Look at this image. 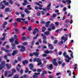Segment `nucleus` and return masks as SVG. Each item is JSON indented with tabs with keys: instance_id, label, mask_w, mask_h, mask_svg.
I'll return each instance as SVG.
<instances>
[{
	"instance_id": "obj_1",
	"label": "nucleus",
	"mask_w": 78,
	"mask_h": 78,
	"mask_svg": "<svg viewBox=\"0 0 78 78\" xmlns=\"http://www.w3.org/2000/svg\"><path fill=\"white\" fill-rule=\"evenodd\" d=\"M27 8H26L24 10V12H26V14H29L30 13L31 11L28 10H31V5H29L27 6Z\"/></svg>"
},
{
	"instance_id": "obj_2",
	"label": "nucleus",
	"mask_w": 78,
	"mask_h": 78,
	"mask_svg": "<svg viewBox=\"0 0 78 78\" xmlns=\"http://www.w3.org/2000/svg\"><path fill=\"white\" fill-rule=\"evenodd\" d=\"M5 62L3 61L0 64V70H2V69L5 68Z\"/></svg>"
},
{
	"instance_id": "obj_3",
	"label": "nucleus",
	"mask_w": 78,
	"mask_h": 78,
	"mask_svg": "<svg viewBox=\"0 0 78 78\" xmlns=\"http://www.w3.org/2000/svg\"><path fill=\"white\" fill-rule=\"evenodd\" d=\"M46 67L49 70H51L53 69V65L52 64L47 65L46 66Z\"/></svg>"
},
{
	"instance_id": "obj_4",
	"label": "nucleus",
	"mask_w": 78,
	"mask_h": 78,
	"mask_svg": "<svg viewBox=\"0 0 78 78\" xmlns=\"http://www.w3.org/2000/svg\"><path fill=\"white\" fill-rule=\"evenodd\" d=\"M29 67H30V70H32L33 72H36V69H33V68L34 67V66L32 63H30L29 65Z\"/></svg>"
},
{
	"instance_id": "obj_5",
	"label": "nucleus",
	"mask_w": 78,
	"mask_h": 78,
	"mask_svg": "<svg viewBox=\"0 0 78 78\" xmlns=\"http://www.w3.org/2000/svg\"><path fill=\"white\" fill-rule=\"evenodd\" d=\"M39 50L38 49H36V52H34V55L35 56H38V55H39Z\"/></svg>"
},
{
	"instance_id": "obj_6",
	"label": "nucleus",
	"mask_w": 78,
	"mask_h": 78,
	"mask_svg": "<svg viewBox=\"0 0 78 78\" xmlns=\"http://www.w3.org/2000/svg\"><path fill=\"white\" fill-rule=\"evenodd\" d=\"M47 72L45 70H44L42 72V73H41V76H42L41 78H45V75L44 74H47Z\"/></svg>"
},
{
	"instance_id": "obj_7",
	"label": "nucleus",
	"mask_w": 78,
	"mask_h": 78,
	"mask_svg": "<svg viewBox=\"0 0 78 78\" xmlns=\"http://www.w3.org/2000/svg\"><path fill=\"white\" fill-rule=\"evenodd\" d=\"M40 73H34V75H33L32 77H33V78H38L37 75H40Z\"/></svg>"
},
{
	"instance_id": "obj_8",
	"label": "nucleus",
	"mask_w": 78,
	"mask_h": 78,
	"mask_svg": "<svg viewBox=\"0 0 78 78\" xmlns=\"http://www.w3.org/2000/svg\"><path fill=\"white\" fill-rule=\"evenodd\" d=\"M39 30L37 28H35L34 29V31L33 32V34L34 35H35L36 34V33H39Z\"/></svg>"
},
{
	"instance_id": "obj_9",
	"label": "nucleus",
	"mask_w": 78,
	"mask_h": 78,
	"mask_svg": "<svg viewBox=\"0 0 78 78\" xmlns=\"http://www.w3.org/2000/svg\"><path fill=\"white\" fill-rule=\"evenodd\" d=\"M56 59H53L52 61L53 65L55 66H57L58 65V62H56Z\"/></svg>"
},
{
	"instance_id": "obj_10",
	"label": "nucleus",
	"mask_w": 78,
	"mask_h": 78,
	"mask_svg": "<svg viewBox=\"0 0 78 78\" xmlns=\"http://www.w3.org/2000/svg\"><path fill=\"white\" fill-rule=\"evenodd\" d=\"M5 12H11V10H10L9 8L8 7L5 9Z\"/></svg>"
},
{
	"instance_id": "obj_11",
	"label": "nucleus",
	"mask_w": 78,
	"mask_h": 78,
	"mask_svg": "<svg viewBox=\"0 0 78 78\" xmlns=\"http://www.w3.org/2000/svg\"><path fill=\"white\" fill-rule=\"evenodd\" d=\"M21 48L20 49V51L22 52H23L25 51V48L23 46H21Z\"/></svg>"
},
{
	"instance_id": "obj_12",
	"label": "nucleus",
	"mask_w": 78,
	"mask_h": 78,
	"mask_svg": "<svg viewBox=\"0 0 78 78\" xmlns=\"http://www.w3.org/2000/svg\"><path fill=\"white\" fill-rule=\"evenodd\" d=\"M62 40H63L64 41L63 42L64 43V42H65L66 41H67V37H65V36H63L62 37Z\"/></svg>"
},
{
	"instance_id": "obj_13",
	"label": "nucleus",
	"mask_w": 78,
	"mask_h": 78,
	"mask_svg": "<svg viewBox=\"0 0 78 78\" xmlns=\"http://www.w3.org/2000/svg\"><path fill=\"white\" fill-rule=\"evenodd\" d=\"M50 6H51V4H49L47 6V8H46V10H47V11L50 10L51 9V8L50 7Z\"/></svg>"
},
{
	"instance_id": "obj_14",
	"label": "nucleus",
	"mask_w": 78,
	"mask_h": 78,
	"mask_svg": "<svg viewBox=\"0 0 78 78\" xmlns=\"http://www.w3.org/2000/svg\"><path fill=\"white\" fill-rule=\"evenodd\" d=\"M18 52L17 50H14L13 51V52L12 53V56H14L15 55H16V53Z\"/></svg>"
},
{
	"instance_id": "obj_15",
	"label": "nucleus",
	"mask_w": 78,
	"mask_h": 78,
	"mask_svg": "<svg viewBox=\"0 0 78 78\" xmlns=\"http://www.w3.org/2000/svg\"><path fill=\"white\" fill-rule=\"evenodd\" d=\"M24 2L23 3V6H25V5H27V3H28V1H27V0H24Z\"/></svg>"
},
{
	"instance_id": "obj_16",
	"label": "nucleus",
	"mask_w": 78,
	"mask_h": 78,
	"mask_svg": "<svg viewBox=\"0 0 78 78\" xmlns=\"http://www.w3.org/2000/svg\"><path fill=\"white\" fill-rule=\"evenodd\" d=\"M22 63L23 65H25V64H28V62L27 60H24L23 61Z\"/></svg>"
},
{
	"instance_id": "obj_17",
	"label": "nucleus",
	"mask_w": 78,
	"mask_h": 78,
	"mask_svg": "<svg viewBox=\"0 0 78 78\" xmlns=\"http://www.w3.org/2000/svg\"><path fill=\"white\" fill-rule=\"evenodd\" d=\"M6 67L7 68V69H10V68H11V66H9V64L8 63L6 64L5 65Z\"/></svg>"
},
{
	"instance_id": "obj_18",
	"label": "nucleus",
	"mask_w": 78,
	"mask_h": 78,
	"mask_svg": "<svg viewBox=\"0 0 78 78\" xmlns=\"http://www.w3.org/2000/svg\"><path fill=\"white\" fill-rule=\"evenodd\" d=\"M12 74L13 75L14 73H15L16 72V70L14 68H13L12 69Z\"/></svg>"
},
{
	"instance_id": "obj_19",
	"label": "nucleus",
	"mask_w": 78,
	"mask_h": 78,
	"mask_svg": "<svg viewBox=\"0 0 78 78\" xmlns=\"http://www.w3.org/2000/svg\"><path fill=\"white\" fill-rule=\"evenodd\" d=\"M46 28H45V27H42V29L41 30V31L43 33H44L45 31V30H46Z\"/></svg>"
},
{
	"instance_id": "obj_20",
	"label": "nucleus",
	"mask_w": 78,
	"mask_h": 78,
	"mask_svg": "<svg viewBox=\"0 0 78 78\" xmlns=\"http://www.w3.org/2000/svg\"><path fill=\"white\" fill-rule=\"evenodd\" d=\"M34 41L33 40L32 42H31V45L30 46V48H33V46L34 45Z\"/></svg>"
},
{
	"instance_id": "obj_21",
	"label": "nucleus",
	"mask_w": 78,
	"mask_h": 78,
	"mask_svg": "<svg viewBox=\"0 0 78 78\" xmlns=\"http://www.w3.org/2000/svg\"><path fill=\"white\" fill-rule=\"evenodd\" d=\"M50 32L48 31H46L44 32V34L46 36H48L50 34Z\"/></svg>"
},
{
	"instance_id": "obj_22",
	"label": "nucleus",
	"mask_w": 78,
	"mask_h": 78,
	"mask_svg": "<svg viewBox=\"0 0 78 78\" xmlns=\"http://www.w3.org/2000/svg\"><path fill=\"white\" fill-rule=\"evenodd\" d=\"M50 23V21L47 22L46 24L45 27H48V26H49V23Z\"/></svg>"
},
{
	"instance_id": "obj_23",
	"label": "nucleus",
	"mask_w": 78,
	"mask_h": 78,
	"mask_svg": "<svg viewBox=\"0 0 78 78\" xmlns=\"http://www.w3.org/2000/svg\"><path fill=\"white\" fill-rule=\"evenodd\" d=\"M9 41H10V42H13L14 41V38L13 37H12L10 39H9Z\"/></svg>"
},
{
	"instance_id": "obj_24",
	"label": "nucleus",
	"mask_w": 78,
	"mask_h": 78,
	"mask_svg": "<svg viewBox=\"0 0 78 78\" xmlns=\"http://www.w3.org/2000/svg\"><path fill=\"white\" fill-rule=\"evenodd\" d=\"M39 37V33H37L36 36L34 37L33 39H37V37Z\"/></svg>"
},
{
	"instance_id": "obj_25",
	"label": "nucleus",
	"mask_w": 78,
	"mask_h": 78,
	"mask_svg": "<svg viewBox=\"0 0 78 78\" xmlns=\"http://www.w3.org/2000/svg\"><path fill=\"white\" fill-rule=\"evenodd\" d=\"M16 21L18 22H19V23H20V22H21V20L20 18H17L16 19Z\"/></svg>"
},
{
	"instance_id": "obj_26",
	"label": "nucleus",
	"mask_w": 78,
	"mask_h": 78,
	"mask_svg": "<svg viewBox=\"0 0 78 78\" xmlns=\"http://www.w3.org/2000/svg\"><path fill=\"white\" fill-rule=\"evenodd\" d=\"M67 73H69V76H71V74H72V72L70 71V70H68L67 71Z\"/></svg>"
},
{
	"instance_id": "obj_27",
	"label": "nucleus",
	"mask_w": 78,
	"mask_h": 78,
	"mask_svg": "<svg viewBox=\"0 0 78 78\" xmlns=\"http://www.w3.org/2000/svg\"><path fill=\"white\" fill-rule=\"evenodd\" d=\"M41 12L40 11H38L37 13V16H41Z\"/></svg>"
},
{
	"instance_id": "obj_28",
	"label": "nucleus",
	"mask_w": 78,
	"mask_h": 78,
	"mask_svg": "<svg viewBox=\"0 0 78 78\" xmlns=\"http://www.w3.org/2000/svg\"><path fill=\"white\" fill-rule=\"evenodd\" d=\"M22 60V57L21 56H19L18 58V60L19 61H20Z\"/></svg>"
},
{
	"instance_id": "obj_29",
	"label": "nucleus",
	"mask_w": 78,
	"mask_h": 78,
	"mask_svg": "<svg viewBox=\"0 0 78 78\" xmlns=\"http://www.w3.org/2000/svg\"><path fill=\"white\" fill-rule=\"evenodd\" d=\"M31 30H32V28H31V27L29 26L28 28V30L29 31H31Z\"/></svg>"
},
{
	"instance_id": "obj_30",
	"label": "nucleus",
	"mask_w": 78,
	"mask_h": 78,
	"mask_svg": "<svg viewBox=\"0 0 78 78\" xmlns=\"http://www.w3.org/2000/svg\"><path fill=\"white\" fill-rule=\"evenodd\" d=\"M13 78H19V75L18 74L15 75Z\"/></svg>"
},
{
	"instance_id": "obj_31",
	"label": "nucleus",
	"mask_w": 78,
	"mask_h": 78,
	"mask_svg": "<svg viewBox=\"0 0 78 78\" xmlns=\"http://www.w3.org/2000/svg\"><path fill=\"white\" fill-rule=\"evenodd\" d=\"M8 75V72L7 71H5L4 73V76H7Z\"/></svg>"
},
{
	"instance_id": "obj_32",
	"label": "nucleus",
	"mask_w": 78,
	"mask_h": 78,
	"mask_svg": "<svg viewBox=\"0 0 78 78\" xmlns=\"http://www.w3.org/2000/svg\"><path fill=\"white\" fill-rule=\"evenodd\" d=\"M41 62V60L40 59H39V58H37V62Z\"/></svg>"
},
{
	"instance_id": "obj_33",
	"label": "nucleus",
	"mask_w": 78,
	"mask_h": 78,
	"mask_svg": "<svg viewBox=\"0 0 78 78\" xmlns=\"http://www.w3.org/2000/svg\"><path fill=\"white\" fill-rule=\"evenodd\" d=\"M67 2H68V3L70 4L72 2L70 0H66Z\"/></svg>"
},
{
	"instance_id": "obj_34",
	"label": "nucleus",
	"mask_w": 78,
	"mask_h": 78,
	"mask_svg": "<svg viewBox=\"0 0 78 78\" xmlns=\"http://www.w3.org/2000/svg\"><path fill=\"white\" fill-rule=\"evenodd\" d=\"M15 44H16V45H17V44H19V41H17V40H16L15 41Z\"/></svg>"
},
{
	"instance_id": "obj_35",
	"label": "nucleus",
	"mask_w": 78,
	"mask_h": 78,
	"mask_svg": "<svg viewBox=\"0 0 78 78\" xmlns=\"http://www.w3.org/2000/svg\"><path fill=\"white\" fill-rule=\"evenodd\" d=\"M48 48H50V47H52V44H50L48 43Z\"/></svg>"
},
{
	"instance_id": "obj_36",
	"label": "nucleus",
	"mask_w": 78,
	"mask_h": 78,
	"mask_svg": "<svg viewBox=\"0 0 78 78\" xmlns=\"http://www.w3.org/2000/svg\"><path fill=\"white\" fill-rule=\"evenodd\" d=\"M43 40H44V41H46V40H47V38H46L45 36H44L43 37Z\"/></svg>"
},
{
	"instance_id": "obj_37",
	"label": "nucleus",
	"mask_w": 78,
	"mask_h": 78,
	"mask_svg": "<svg viewBox=\"0 0 78 78\" xmlns=\"http://www.w3.org/2000/svg\"><path fill=\"white\" fill-rule=\"evenodd\" d=\"M5 52H6V53H9L10 51H9V50L5 49Z\"/></svg>"
},
{
	"instance_id": "obj_38",
	"label": "nucleus",
	"mask_w": 78,
	"mask_h": 78,
	"mask_svg": "<svg viewBox=\"0 0 78 78\" xmlns=\"http://www.w3.org/2000/svg\"><path fill=\"white\" fill-rule=\"evenodd\" d=\"M23 45H27V42H24L23 43Z\"/></svg>"
},
{
	"instance_id": "obj_39",
	"label": "nucleus",
	"mask_w": 78,
	"mask_h": 78,
	"mask_svg": "<svg viewBox=\"0 0 78 78\" xmlns=\"http://www.w3.org/2000/svg\"><path fill=\"white\" fill-rule=\"evenodd\" d=\"M43 44H46L47 43V41H46V40H43Z\"/></svg>"
},
{
	"instance_id": "obj_40",
	"label": "nucleus",
	"mask_w": 78,
	"mask_h": 78,
	"mask_svg": "<svg viewBox=\"0 0 78 78\" xmlns=\"http://www.w3.org/2000/svg\"><path fill=\"white\" fill-rule=\"evenodd\" d=\"M13 25L14 27H16V26H17V23H14Z\"/></svg>"
},
{
	"instance_id": "obj_41",
	"label": "nucleus",
	"mask_w": 78,
	"mask_h": 78,
	"mask_svg": "<svg viewBox=\"0 0 78 78\" xmlns=\"http://www.w3.org/2000/svg\"><path fill=\"white\" fill-rule=\"evenodd\" d=\"M9 3H10L11 5H12V4H13V2H12V0H9Z\"/></svg>"
},
{
	"instance_id": "obj_42",
	"label": "nucleus",
	"mask_w": 78,
	"mask_h": 78,
	"mask_svg": "<svg viewBox=\"0 0 78 78\" xmlns=\"http://www.w3.org/2000/svg\"><path fill=\"white\" fill-rule=\"evenodd\" d=\"M47 56V54H44L42 55V56L44 58V57H46Z\"/></svg>"
},
{
	"instance_id": "obj_43",
	"label": "nucleus",
	"mask_w": 78,
	"mask_h": 78,
	"mask_svg": "<svg viewBox=\"0 0 78 78\" xmlns=\"http://www.w3.org/2000/svg\"><path fill=\"white\" fill-rule=\"evenodd\" d=\"M16 69L18 72H19L20 71V68L19 67H16Z\"/></svg>"
},
{
	"instance_id": "obj_44",
	"label": "nucleus",
	"mask_w": 78,
	"mask_h": 78,
	"mask_svg": "<svg viewBox=\"0 0 78 78\" xmlns=\"http://www.w3.org/2000/svg\"><path fill=\"white\" fill-rule=\"evenodd\" d=\"M21 39L22 41H23V40H26V37H23Z\"/></svg>"
},
{
	"instance_id": "obj_45",
	"label": "nucleus",
	"mask_w": 78,
	"mask_h": 78,
	"mask_svg": "<svg viewBox=\"0 0 78 78\" xmlns=\"http://www.w3.org/2000/svg\"><path fill=\"white\" fill-rule=\"evenodd\" d=\"M63 56L65 57L67 55V52H64L63 54Z\"/></svg>"
},
{
	"instance_id": "obj_46",
	"label": "nucleus",
	"mask_w": 78,
	"mask_h": 78,
	"mask_svg": "<svg viewBox=\"0 0 78 78\" xmlns=\"http://www.w3.org/2000/svg\"><path fill=\"white\" fill-rule=\"evenodd\" d=\"M23 77H24V78H28V76L27 75L25 74L23 75Z\"/></svg>"
},
{
	"instance_id": "obj_47",
	"label": "nucleus",
	"mask_w": 78,
	"mask_h": 78,
	"mask_svg": "<svg viewBox=\"0 0 78 78\" xmlns=\"http://www.w3.org/2000/svg\"><path fill=\"white\" fill-rule=\"evenodd\" d=\"M58 41L57 40H55L54 41V44H57V43L58 42Z\"/></svg>"
},
{
	"instance_id": "obj_48",
	"label": "nucleus",
	"mask_w": 78,
	"mask_h": 78,
	"mask_svg": "<svg viewBox=\"0 0 78 78\" xmlns=\"http://www.w3.org/2000/svg\"><path fill=\"white\" fill-rule=\"evenodd\" d=\"M55 24L57 27H58V26H59V23L58 22H56L55 23Z\"/></svg>"
},
{
	"instance_id": "obj_49",
	"label": "nucleus",
	"mask_w": 78,
	"mask_h": 78,
	"mask_svg": "<svg viewBox=\"0 0 78 78\" xmlns=\"http://www.w3.org/2000/svg\"><path fill=\"white\" fill-rule=\"evenodd\" d=\"M14 37L15 38V39L16 40H17V39H18V38H17V35H16V34L14 35Z\"/></svg>"
},
{
	"instance_id": "obj_50",
	"label": "nucleus",
	"mask_w": 78,
	"mask_h": 78,
	"mask_svg": "<svg viewBox=\"0 0 78 78\" xmlns=\"http://www.w3.org/2000/svg\"><path fill=\"white\" fill-rule=\"evenodd\" d=\"M45 53H47V54H49V51H48V50H45Z\"/></svg>"
},
{
	"instance_id": "obj_51",
	"label": "nucleus",
	"mask_w": 78,
	"mask_h": 78,
	"mask_svg": "<svg viewBox=\"0 0 78 78\" xmlns=\"http://www.w3.org/2000/svg\"><path fill=\"white\" fill-rule=\"evenodd\" d=\"M30 56H34V53H30Z\"/></svg>"
},
{
	"instance_id": "obj_52",
	"label": "nucleus",
	"mask_w": 78,
	"mask_h": 78,
	"mask_svg": "<svg viewBox=\"0 0 78 78\" xmlns=\"http://www.w3.org/2000/svg\"><path fill=\"white\" fill-rule=\"evenodd\" d=\"M3 4L1 5V6H2V9H3L4 8H5V6H3Z\"/></svg>"
},
{
	"instance_id": "obj_53",
	"label": "nucleus",
	"mask_w": 78,
	"mask_h": 78,
	"mask_svg": "<svg viewBox=\"0 0 78 78\" xmlns=\"http://www.w3.org/2000/svg\"><path fill=\"white\" fill-rule=\"evenodd\" d=\"M37 72H41V69H37Z\"/></svg>"
},
{
	"instance_id": "obj_54",
	"label": "nucleus",
	"mask_w": 78,
	"mask_h": 78,
	"mask_svg": "<svg viewBox=\"0 0 78 78\" xmlns=\"http://www.w3.org/2000/svg\"><path fill=\"white\" fill-rule=\"evenodd\" d=\"M11 45L13 47V46H15V44H14V42H12L11 43Z\"/></svg>"
},
{
	"instance_id": "obj_55",
	"label": "nucleus",
	"mask_w": 78,
	"mask_h": 78,
	"mask_svg": "<svg viewBox=\"0 0 78 78\" xmlns=\"http://www.w3.org/2000/svg\"><path fill=\"white\" fill-rule=\"evenodd\" d=\"M5 48L4 47H2L1 48V50L2 51H5Z\"/></svg>"
},
{
	"instance_id": "obj_56",
	"label": "nucleus",
	"mask_w": 78,
	"mask_h": 78,
	"mask_svg": "<svg viewBox=\"0 0 78 78\" xmlns=\"http://www.w3.org/2000/svg\"><path fill=\"white\" fill-rule=\"evenodd\" d=\"M4 58L5 59H8V57L6 55H5L4 56Z\"/></svg>"
},
{
	"instance_id": "obj_57",
	"label": "nucleus",
	"mask_w": 78,
	"mask_h": 78,
	"mask_svg": "<svg viewBox=\"0 0 78 78\" xmlns=\"http://www.w3.org/2000/svg\"><path fill=\"white\" fill-rule=\"evenodd\" d=\"M48 77H49V78H54L53 76H51V75H49L48 76Z\"/></svg>"
},
{
	"instance_id": "obj_58",
	"label": "nucleus",
	"mask_w": 78,
	"mask_h": 78,
	"mask_svg": "<svg viewBox=\"0 0 78 78\" xmlns=\"http://www.w3.org/2000/svg\"><path fill=\"white\" fill-rule=\"evenodd\" d=\"M55 26H54L51 27V28L52 30H55Z\"/></svg>"
},
{
	"instance_id": "obj_59",
	"label": "nucleus",
	"mask_w": 78,
	"mask_h": 78,
	"mask_svg": "<svg viewBox=\"0 0 78 78\" xmlns=\"http://www.w3.org/2000/svg\"><path fill=\"white\" fill-rule=\"evenodd\" d=\"M15 31H16V32H17V33H19V31L18 30V29H15Z\"/></svg>"
},
{
	"instance_id": "obj_60",
	"label": "nucleus",
	"mask_w": 78,
	"mask_h": 78,
	"mask_svg": "<svg viewBox=\"0 0 78 78\" xmlns=\"http://www.w3.org/2000/svg\"><path fill=\"white\" fill-rule=\"evenodd\" d=\"M42 64V62H40L38 63H37L38 66H40L41 64Z\"/></svg>"
},
{
	"instance_id": "obj_61",
	"label": "nucleus",
	"mask_w": 78,
	"mask_h": 78,
	"mask_svg": "<svg viewBox=\"0 0 78 78\" xmlns=\"http://www.w3.org/2000/svg\"><path fill=\"white\" fill-rule=\"evenodd\" d=\"M7 23H8L6 22H4L3 25H7Z\"/></svg>"
},
{
	"instance_id": "obj_62",
	"label": "nucleus",
	"mask_w": 78,
	"mask_h": 78,
	"mask_svg": "<svg viewBox=\"0 0 78 78\" xmlns=\"http://www.w3.org/2000/svg\"><path fill=\"white\" fill-rule=\"evenodd\" d=\"M33 61H34V62H36V61H37V58H34V59H33Z\"/></svg>"
},
{
	"instance_id": "obj_63",
	"label": "nucleus",
	"mask_w": 78,
	"mask_h": 78,
	"mask_svg": "<svg viewBox=\"0 0 78 78\" xmlns=\"http://www.w3.org/2000/svg\"><path fill=\"white\" fill-rule=\"evenodd\" d=\"M54 23H51V25H50V27H53L54 26Z\"/></svg>"
},
{
	"instance_id": "obj_64",
	"label": "nucleus",
	"mask_w": 78,
	"mask_h": 78,
	"mask_svg": "<svg viewBox=\"0 0 78 78\" xmlns=\"http://www.w3.org/2000/svg\"><path fill=\"white\" fill-rule=\"evenodd\" d=\"M58 64H59V65H61V64L62 63V62L61 61H58Z\"/></svg>"
}]
</instances>
